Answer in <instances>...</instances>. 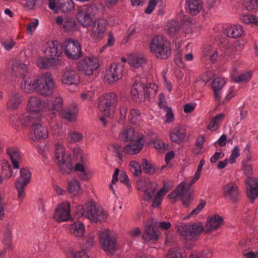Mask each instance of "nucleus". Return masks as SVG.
Listing matches in <instances>:
<instances>
[{
    "label": "nucleus",
    "mask_w": 258,
    "mask_h": 258,
    "mask_svg": "<svg viewBox=\"0 0 258 258\" xmlns=\"http://www.w3.org/2000/svg\"><path fill=\"white\" fill-rule=\"evenodd\" d=\"M38 93L41 95L49 96L52 94L54 89V82L49 73L38 77Z\"/></svg>",
    "instance_id": "obj_8"
},
{
    "label": "nucleus",
    "mask_w": 258,
    "mask_h": 258,
    "mask_svg": "<svg viewBox=\"0 0 258 258\" xmlns=\"http://www.w3.org/2000/svg\"><path fill=\"white\" fill-rule=\"evenodd\" d=\"M58 59L54 57H39L37 61L38 66L41 69H48L51 67L56 66Z\"/></svg>",
    "instance_id": "obj_39"
},
{
    "label": "nucleus",
    "mask_w": 258,
    "mask_h": 258,
    "mask_svg": "<svg viewBox=\"0 0 258 258\" xmlns=\"http://www.w3.org/2000/svg\"><path fill=\"white\" fill-rule=\"evenodd\" d=\"M54 157L59 170L63 174H69L73 168L71 155L65 152L64 147L57 143L55 145Z\"/></svg>",
    "instance_id": "obj_6"
},
{
    "label": "nucleus",
    "mask_w": 258,
    "mask_h": 258,
    "mask_svg": "<svg viewBox=\"0 0 258 258\" xmlns=\"http://www.w3.org/2000/svg\"><path fill=\"white\" fill-rule=\"evenodd\" d=\"M70 205L68 202L62 203L56 209L53 216L54 219L58 222L68 220L70 217Z\"/></svg>",
    "instance_id": "obj_18"
},
{
    "label": "nucleus",
    "mask_w": 258,
    "mask_h": 258,
    "mask_svg": "<svg viewBox=\"0 0 258 258\" xmlns=\"http://www.w3.org/2000/svg\"><path fill=\"white\" fill-rule=\"evenodd\" d=\"M122 69L121 64L113 63L106 71L104 77L109 83H113L121 78Z\"/></svg>",
    "instance_id": "obj_16"
},
{
    "label": "nucleus",
    "mask_w": 258,
    "mask_h": 258,
    "mask_svg": "<svg viewBox=\"0 0 258 258\" xmlns=\"http://www.w3.org/2000/svg\"><path fill=\"white\" fill-rule=\"evenodd\" d=\"M48 136L46 127L40 123L36 122L31 127L29 138L33 141L44 140L47 138Z\"/></svg>",
    "instance_id": "obj_15"
},
{
    "label": "nucleus",
    "mask_w": 258,
    "mask_h": 258,
    "mask_svg": "<svg viewBox=\"0 0 258 258\" xmlns=\"http://www.w3.org/2000/svg\"><path fill=\"white\" fill-rule=\"evenodd\" d=\"M68 190L69 192L76 196L79 194L81 191V188L80 184L78 180H73L69 182Z\"/></svg>",
    "instance_id": "obj_49"
},
{
    "label": "nucleus",
    "mask_w": 258,
    "mask_h": 258,
    "mask_svg": "<svg viewBox=\"0 0 258 258\" xmlns=\"http://www.w3.org/2000/svg\"><path fill=\"white\" fill-rule=\"evenodd\" d=\"M225 80L221 78H215L212 83V87L214 91L215 98L217 100L221 99V89L225 84Z\"/></svg>",
    "instance_id": "obj_33"
},
{
    "label": "nucleus",
    "mask_w": 258,
    "mask_h": 258,
    "mask_svg": "<svg viewBox=\"0 0 258 258\" xmlns=\"http://www.w3.org/2000/svg\"><path fill=\"white\" fill-rule=\"evenodd\" d=\"M86 161L80 156V161L77 163L74 168L75 171L79 172L78 175L82 180H88L90 178L91 172L86 167Z\"/></svg>",
    "instance_id": "obj_22"
},
{
    "label": "nucleus",
    "mask_w": 258,
    "mask_h": 258,
    "mask_svg": "<svg viewBox=\"0 0 258 258\" xmlns=\"http://www.w3.org/2000/svg\"><path fill=\"white\" fill-rule=\"evenodd\" d=\"M98 66V60L95 57H86L78 64L79 69L86 75H91Z\"/></svg>",
    "instance_id": "obj_14"
},
{
    "label": "nucleus",
    "mask_w": 258,
    "mask_h": 258,
    "mask_svg": "<svg viewBox=\"0 0 258 258\" xmlns=\"http://www.w3.org/2000/svg\"><path fill=\"white\" fill-rule=\"evenodd\" d=\"M181 249L178 247H173L170 249L165 258H184Z\"/></svg>",
    "instance_id": "obj_54"
},
{
    "label": "nucleus",
    "mask_w": 258,
    "mask_h": 258,
    "mask_svg": "<svg viewBox=\"0 0 258 258\" xmlns=\"http://www.w3.org/2000/svg\"><path fill=\"white\" fill-rule=\"evenodd\" d=\"M127 104H122L119 109V118L118 122L119 124H124V121L126 119V114L127 112Z\"/></svg>",
    "instance_id": "obj_59"
},
{
    "label": "nucleus",
    "mask_w": 258,
    "mask_h": 258,
    "mask_svg": "<svg viewBox=\"0 0 258 258\" xmlns=\"http://www.w3.org/2000/svg\"><path fill=\"white\" fill-rule=\"evenodd\" d=\"M21 102L22 96L20 93L15 92H11L9 94L7 108L11 110L16 109Z\"/></svg>",
    "instance_id": "obj_27"
},
{
    "label": "nucleus",
    "mask_w": 258,
    "mask_h": 258,
    "mask_svg": "<svg viewBox=\"0 0 258 258\" xmlns=\"http://www.w3.org/2000/svg\"><path fill=\"white\" fill-rule=\"evenodd\" d=\"M106 22L103 19L96 20L92 26V35L96 37L101 38L105 31Z\"/></svg>",
    "instance_id": "obj_25"
},
{
    "label": "nucleus",
    "mask_w": 258,
    "mask_h": 258,
    "mask_svg": "<svg viewBox=\"0 0 258 258\" xmlns=\"http://www.w3.org/2000/svg\"><path fill=\"white\" fill-rule=\"evenodd\" d=\"M225 116L224 114L220 113L216 115L210 121L208 129L212 131L217 130L220 126L222 123L223 119Z\"/></svg>",
    "instance_id": "obj_43"
},
{
    "label": "nucleus",
    "mask_w": 258,
    "mask_h": 258,
    "mask_svg": "<svg viewBox=\"0 0 258 258\" xmlns=\"http://www.w3.org/2000/svg\"><path fill=\"white\" fill-rule=\"evenodd\" d=\"M247 182V195L253 202L258 196V179L251 178L248 179Z\"/></svg>",
    "instance_id": "obj_26"
},
{
    "label": "nucleus",
    "mask_w": 258,
    "mask_h": 258,
    "mask_svg": "<svg viewBox=\"0 0 258 258\" xmlns=\"http://www.w3.org/2000/svg\"><path fill=\"white\" fill-rule=\"evenodd\" d=\"M186 134V129L184 126H176L170 131V139L172 142L179 144L184 139Z\"/></svg>",
    "instance_id": "obj_21"
},
{
    "label": "nucleus",
    "mask_w": 258,
    "mask_h": 258,
    "mask_svg": "<svg viewBox=\"0 0 258 258\" xmlns=\"http://www.w3.org/2000/svg\"><path fill=\"white\" fill-rule=\"evenodd\" d=\"M71 232L76 237H81L85 233L84 225L79 222H75L70 225Z\"/></svg>",
    "instance_id": "obj_42"
},
{
    "label": "nucleus",
    "mask_w": 258,
    "mask_h": 258,
    "mask_svg": "<svg viewBox=\"0 0 258 258\" xmlns=\"http://www.w3.org/2000/svg\"><path fill=\"white\" fill-rule=\"evenodd\" d=\"M56 22L57 24L61 25L66 31H70L73 30L76 26L75 21L71 18L58 17Z\"/></svg>",
    "instance_id": "obj_37"
},
{
    "label": "nucleus",
    "mask_w": 258,
    "mask_h": 258,
    "mask_svg": "<svg viewBox=\"0 0 258 258\" xmlns=\"http://www.w3.org/2000/svg\"><path fill=\"white\" fill-rule=\"evenodd\" d=\"M241 21L245 24L258 26V18L251 14L245 15L241 16Z\"/></svg>",
    "instance_id": "obj_51"
},
{
    "label": "nucleus",
    "mask_w": 258,
    "mask_h": 258,
    "mask_svg": "<svg viewBox=\"0 0 258 258\" xmlns=\"http://www.w3.org/2000/svg\"><path fill=\"white\" fill-rule=\"evenodd\" d=\"M80 81V77L76 71H67L63 75L62 83L67 85H76Z\"/></svg>",
    "instance_id": "obj_28"
},
{
    "label": "nucleus",
    "mask_w": 258,
    "mask_h": 258,
    "mask_svg": "<svg viewBox=\"0 0 258 258\" xmlns=\"http://www.w3.org/2000/svg\"><path fill=\"white\" fill-rule=\"evenodd\" d=\"M243 32V29L240 25H233L226 27L224 30V33L228 37L232 38L241 37Z\"/></svg>",
    "instance_id": "obj_32"
},
{
    "label": "nucleus",
    "mask_w": 258,
    "mask_h": 258,
    "mask_svg": "<svg viewBox=\"0 0 258 258\" xmlns=\"http://www.w3.org/2000/svg\"><path fill=\"white\" fill-rule=\"evenodd\" d=\"M68 258H92L84 250L74 252L72 251L67 255Z\"/></svg>",
    "instance_id": "obj_56"
},
{
    "label": "nucleus",
    "mask_w": 258,
    "mask_h": 258,
    "mask_svg": "<svg viewBox=\"0 0 258 258\" xmlns=\"http://www.w3.org/2000/svg\"><path fill=\"white\" fill-rule=\"evenodd\" d=\"M120 138L124 142H129V144L123 148V152L126 154H137L143 147V139L135 133L133 128L129 127L124 130L120 134Z\"/></svg>",
    "instance_id": "obj_1"
},
{
    "label": "nucleus",
    "mask_w": 258,
    "mask_h": 258,
    "mask_svg": "<svg viewBox=\"0 0 258 258\" xmlns=\"http://www.w3.org/2000/svg\"><path fill=\"white\" fill-rule=\"evenodd\" d=\"M99 241L100 245L104 251L112 252L114 250L116 237L110 230H106L100 233Z\"/></svg>",
    "instance_id": "obj_12"
},
{
    "label": "nucleus",
    "mask_w": 258,
    "mask_h": 258,
    "mask_svg": "<svg viewBox=\"0 0 258 258\" xmlns=\"http://www.w3.org/2000/svg\"><path fill=\"white\" fill-rule=\"evenodd\" d=\"M142 166L145 172L152 174L155 173V169L154 166L149 163L148 161L144 159L142 161Z\"/></svg>",
    "instance_id": "obj_57"
},
{
    "label": "nucleus",
    "mask_w": 258,
    "mask_h": 258,
    "mask_svg": "<svg viewBox=\"0 0 258 258\" xmlns=\"http://www.w3.org/2000/svg\"><path fill=\"white\" fill-rule=\"evenodd\" d=\"M7 153L11 159L14 168H19L22 158L18 150L13 147L9 148L7 150Z\"/></svg>",
    "instance_id": "obj_29"
},
{
    "label": "nucleus",
    "mask_w": 258,
    "mask_h": 258,
    "mask_svg": "<svg viewBox=\"0 0 258 258\" xmlns=\"http://www.w3.org/2000/svg\"><path fill=\"white\" fill-rule=\"evenodd\" d=\"M142 237L146 242L150 241H155L158 239L159 235L152 226L146 225Z\"/></svg>",
    "instance_id": "obj_34"
},
{
    "label": "nucleus",
    "mask_w": 258,
    "mask_h": 258,
    "mask_svg": "<svg viewBox=\"0 0 258 258\" xmlns=\"http://www.w3.org/2000/svg\"><path fill=\"white\" fill-rule=\"evenodd\" d=\"M224 197L232 202H236L239 197V192L236 184L233 182L229 183L224 187Z\"/></svg>",
    "instance_id": "obj_20"
},
{
    "label": "nucleus",
    "mask_w": 258,
    "mask_h": 258,
    "mask_svg": "<svg viewBox=\"0 0 258 258\" xmlns=\"http://www.w3.org/2000/svg\"><path fill=\"white\" fill-rule=\"evenodd\" d=\"M224 57L227 61H234V59L238 58L235 55V47L232 45L227 46L224 50Z\"/></svg>",
    "instance_id": "obj_44"
},
{
    "label": "nucleus",
    "mask_w": 258,
    "mask_h": 258,
    "mask_svg": "<svg viewBox=\"0 0 258 258\" xmlns=\"http://www.w3.org/2000/svg\"><path fill=\"white\" fill-rule=\"evenodd\" d=\"M117 102V98L116 94L109 93L104 95L100 100L98 104V108L101 112L105 116H101L100 118L103 126H106L107 121L105 116H111L116 108Z\"/></svg>",
    "instance_id": "obj_5"
},
{
    "label": "nucleus",
    "mask_w": 258,
    "mask_h": 258,
    "mask_svg": "<svg viewBox=\"0 0 258 258\" xmlns=\"http://www.w3.org/2000/svg\"><path fill=\"white\" fill-rule=\"evenodd\" d=\"M76 215L78 218L85 217L93 222L105 221L107 217L106 213L102 208H97L92 202H89L84 206H77Z\"/></svg>",
    "instance_id": "obj_2"
},
{
    "label": "nucleus",
    "mask_w": 258,
    "mask_h": 258,
    "mask_svg": "<svg viewBox=\"0 0 258 258\" xmlns=\"http://www.w3.org/2000/svg\"><path fill=\"white\" fill-rule=\"evenodd\" d=\"M181 26L176 21L172 20L168 24V34L171 36H174L180 30Z\"/></svg>",
    "instance_id": "obj_47"
},
{
    "label": "nucleus",
    "mask_w": 258,
    "mask_h": 258,
    "mask_svg": "<svg viewBox=\"0 0 258 258\" xmlns=\"http://www.w3.org/2000/svg\"><path fill=\"white\" fill-rule=\"evenodd\" d=\"M83 138V135L77 131H72L68 133V140L71 143L81 142Z\"/></svg>",
    "instance_id": "obj_48"
},
{
    "label": "nucleus",
    "mask_w": 258,
    "mask_h": 258,
    "mask_svg": "<svg viewBox=\"0 0 258 258\" xmlns=\"http://www.w3.org/2000/svg\"><path fill=\"white\" fill-rule=\"evenodd\" d=\"M206 203L204 202H201L200 204H199L195 209L192 210L191 212L190 213L189 216L190 217L195 216L197 215L201 210L204 208Z\"/></svg>",
    "instance_id": "obj_63"
},
{
    "label": "nucleus",
    "mask_w": 258,
    "mask_h": 258,
    "mask_svg": "<svg viewBox=\"0 0 258 258\" xmlns=\"http://www.w3.org/2000/svg\"><path fill=\"white\" fill-rule=\"evenodd\" d=\"M78 108L76 104L73 103L62 110L59 113L61 116L69 121H74L75 120Z\"/></svg>",
    "instance_id": "obj_30"
},
{
    "label": "nucleus",
    "mask_w": 258,
    "mask_h": 258,
    "mask_svg": "<svg viewBox=\"0 0 258 258\" xmlns=\"http://www.w3.org/2000/svg\"><path fill=\"white\" fill-rule=\"evenodd\" d=\"M239 156V149L238 147H234V149L232 150V153L230 156L229 159L228 160L229 162L231 164L234 163L236 159Z\"/></svg>",
    "instance_id": "obj_61"
},
{
    "label": "nucleus",
    "mask_w": 258,
    "mask_h": 258,
    "mask_svg": "<svg viewBox=\"0 0 258 258\" xmlns=\"http://www.w3.org/2000/svg\"><path fill=\"white\" fill-rule=\"evenodd\" d=\"M157 184L149 180H139L137 183V188L144 192L143 199L145 201H150L155 194Z\"/></svg>",
    "instance_id": "obj_13"
},
{
    "label": "nucleus",
    "mask_w": 258,
    "mask_h": 258,
    "mask_svg": "<svg viewBox=\"0 0 258 258\" xmlns=\"http://www.w3.org/2000/svg\"><path fill=\"white\" fill-rule=\"evenodd\" d=\"M38 77H24L22 83L21 88L26 92H32L36 91L38 92Z\"/></svg>",
    "instance_id": "obj_24"
},
{
    "label": "nucleus",
    "mask_w": 258,
    "mask_h": 258,
    "mask_svg": "<svg viewBox=\"0 0 258 258\" xmlns=\"http://www.w3.org/2000/svg\"><path fill=\"white\" fill-rule=\"evenodd\" d=\"M204 228L201 223H194L181 226L179 228L180 234L187 240H191L200 234Z\"/></svg>",
    "instance_id": "obj_11"
},
{
    "label": "nucleus",
    "mask_w": 258,
    "mask_h": 258,
    "mask_svg": "<svg viewBox=\"0 0 258 258\" xmlns=\"http://www.w3.org/2000/svg\"><path fill=\"white\" fill-rule=\"evenodd\" d=\"M58 7L63 13H67L74 8V3L72 0H58Z\"/></svg>",
    "instance_id": "obj_45"
},
{
    "label": "nucleus",
    "mask_w": 258,
    "mask_h": 258,
    "mask_svg": "<svg viewBox=\"0 0 258 258\" xmlns=\"http://www.w3.org/2000/svg\"><path fill=\"white\" fill-rule=\"evenodd\" d=\"M63 52L66 56L72 59L80 58L82 54L79 42L75 39H67L62 43Z\"/></svg>",
    "instance_id": "obj_9"
},
{
    "label": "nucleus",
    "mask_w": 258,
    "mask_h": 258,
    "mask_svg": "<svg viewBox=\"0 0 258 258\" xmlns=\"http://www.w3.org/2000/svg\"><path fill=\"white\" fill-rule=\"evenodd\" d=\"M92 7H84L81 9L77 14V19L79 23L84 27L89 26L92 22V18L89 12Z\"/></svg>",
    "instance_id": "obj_23"
},
{
    "label": "nucleus",
    "mask_w": 258,
    "mask_h": 258,
    "mask_svg": "<svg viewBox=\"0 0 258 258\" xmlns=\"http://www.w3.org/2000/svg\"><path fill=\"white\" fill-rule=\"evenodd\" d=\"M251 77V73L248 72L239 75L238 76H232L233 81L237 83H245L248 81Z\"/></svg>",
    "instance_id": "obj_53"
},
{
    "label": "nucleus",
    "mask_w": 258,
    "mask_h": 258,
    "mask_svg": "<svg viewBox=\"0 0 258 258\" xmlns=\"http://www.w3.org/2000/svg\"><path fill=\"white\" fill-rule=\"evenodd\" d=\"M63 105V100L61 97H57L48 102V108L52 114L60 113Z\"/></svg>",
    "instance_id": "obj_36"
},
{
    "label": "nucleus",
    "mask_w": 258,
    "mask_h": 258,
    "mask_svg": "<svg viewBox=\"0 0 258 258\" xmlns=\"http://www.w3.org/2000/svg\"><path fill=\"white\" fill-rule=\"evenodd\" d=\"M244 6L247 11L258 10V0H246Z\"/></svg>",
    "instance_id": "obj_58"
},
{
    "label": "nucleus",
    "mask_w": 258,
    "mask_h": 258,
    "mask_svg": "<svg viewBox=\"0 0 258 258\" xmlns=\"http://www.w3.org/2000/svg\"><path fill=\"white\" fill-rule=\"evenodd\" d=\"M128 119L131 123L137 124L141 120L140 113L137 110L134 108L132 109L128 116Z\"/></svg>",
    "instance_id": "obj_50"
},
{
    "label": "nucleus",
    "mask_w": 258,
    "mask_h": 258,
    "mask_svg": "<svg viewBox=\"0 0 258 258\" xmlns=\"http://www.w3.org/2000/svg\"><path fill=\"white\" fill-rule=\"evenodd\" d=\"M128 63L135 68H139L146 62V59L143 55L132 54L128 59Z\"/></svg>",
    "instance_id": "obj_38"
},
{
    "label": "nucleus",
    "mask_w": 258,
    "mask_h": 258,
    "mask_svg": "<svg viewBox=\"0 0 258 258\" xmlns=\"http://www.w3.org/2000/svg\"><path fill=\"white\" fill-rule=\"evenodd\" d=\"M38 24V21L37 19L29 23L27 26V32L32 34L36 29Z\"/></svg>",
    "instance_id": "obj_62"
},
{
    "label": "nucleus",
    "mask_w": 258,
    "mask_h": 258,
    "mask_svg": "<svg viewBox=\"0 0 258 258\" xmlns=\"http://www.w3.org/2000/svg\"><path fill=\"white\" fill-rule=\"evenodd\" d=\"M223 221L222 217L215 215L208 221L205 228V231L208 232L218 229L222 225Z\"/></svg>",
    "instance_id": "obj_31"
},
{
    "label": "nucleus",
    "mask_w": 258,
    "mask_h": 258,
    "mask_svg": "<svg viewBox=\"0 0 258 258\" xmlns=\"http://www.w3.org/2000/svg\"><path fill=\"white\" fill-rule=\"evenodd\" d=\"M129 167L130 170L134 175L139 176L141 175L142 173L141 167L138 162L135 161H131Z\"/></svg>",
    "instance_id": "obj_55"
},
{
    "label": "nucleus",
    "mask_w": 258,
    "mask_h": 258,
    "mask_svg": "<svg viewBox=\"0 0 258 258\" xmlns=\"http://www.w3.org/2000/svg\"><path fill=\"white\" fill-rule=\"evenodd\" d=\"M95 90H88L86 92L82 93L81 97L82 100H90L95 96Z\"/></svg>",
    "instance_id": "obj_64"
},
{
    "label": "nucleus",
    "mask_w": 258,
    "mask_h": 258,
    "mask_svg": "<svg viewBox=\"0 0 258 258\" xmlns=\"http://www.w3.org/2000/svg\"><path fill=\"white\" fill-rule=\"evenodd\" d=\"M185 185V182H182L179 184L174 191L168 195V197L172 199H175L177 197H180L183 205L188 207L192 201V189L191 188L186 187Z\"/></svg>",
    "instance_id": "obj_10"
},
{
    "label": "nucleus",
    "mask_w": 258,
    "mask_h": 258,
    "mask_svg": "<svg viewBox=\"0 0 258 258\" xmlns=\"http://www.w3.org/2000/svg\"><path fill=\"white\" fill-rule=\"evenodd\" d=\"M151 51L159 59H166L171 53L169 41L160 35L154 36L150 44Z\"/></svg>",
    "instance_id": "obj_4"
},
{
    "label": "nucleus",
    "mask_w": 258,
    "mask_h": 258,
    "mask_svg": "<svg viewBox=\"0 0 258 258\" xmlns=\"http://www.w3.org/2000/svg\"><path fill=\"white\" fill-rule=\"evenodd\" d=\"M13 72L16 75H18L19 74L20 76L23 77H25V74L27 72V67L26 64L20 60H15L13 63Z\"/></svg>",
    "instance_id": "obj_41"
},
{
    "label": "nucleus",
    "mask_w": 258,
    "mask_h": 258,
    "mask_svg": "<svg viewBox=\"0 0 258 258\" xmlns=\"http://www.w3.org/2000/svg\"><path fill=\"white\" fill-rule=\"evenodd\" d=\"M12 175L10 164L7 161H4L0 164V184L5 178H10Z\"/></svg>",
    "instance_id": "obj_40"
},
{
    "label": "nucleus",
    "mask_w": 258,
    "mask_h": 258,
    "mask_svg": "<svg viewBox=\"0 0 258 258\" xmlns=\"http://www.w3.org/2000/svg\"><path fill=\"white\" fill-rule=\"evenodd\" d=\"M31 172L26 168L20 170V175L15 182V187L18 192L19 201L22 202L25 196V187L31 180Z\"/></svg>",
    "instance_id": "obj_7"
},
{
    "label": "nucleus",
    "mask_w": 258,
    "mask_h": 258,
    "mask_svg": "<svg viewBox=\"0 0 258 258\" xmlns=\"http://www.w3.org/2000/svg\"><path fill=\"white\" fill-rule=\"evenodd\" d=\"M165 193L164 188H162L155 195L152 201V206L153 207L157 208L160 205Z\"/></svg>",
    "instance_id": "obj_52"
},
{
    "label": "nucleus",
    "mask_w": 258,
    "mask_h": 258,
    "mask_svg": "<svg viewBox=\"0 0 258 258\" xmlns=\"http://www.w3.org/2000/svg\"><path fill=\"white\" fill-rule=\"evenodd\" d=\"M161 0H150L148 7L145 10L146 14H151L154 10L157 4L160 2Z\"/></svg>",
    "instance_id": "obj_60"
},
{
    "label": "nucleus",
    "mask_w": 258,
    "mask_h": 258,
    "mask_svg": "<svg viewBox=\"0 0 258 258\" xmlns=\"http://www.w3.org/2000/svg\"><path fill=\"white\" fill-rule=\"evenodd\" d=\"M158 90V86L154 83H149L145 88L143 83L136 80L131 88V95L136 102H142L146 98L150 100L154 98Z\"/></svg>",
    "instance_id": "obj_3"
},
{
    "label": "nucleus",
    "mask_w": 258,
    "mask_h": 258,
    "mask_svg": "<svg viewBox=\"0 0 258 258\" xmlns=\"http://www.w3.org/2000/svg\"><path fill=\"white\" fill-rule=\"evenodd\" d=\"M45 106L44 102L40 97L32 96L30 97L27 108L29 112L37 113V118L40 116L39 112L42 111Z\"/></svg>",
    "instance_id": "obj_17"
},
{
    "label": "nucleus",
    "mask_w": 258,
    "mask_h": 258,
    "mask_svg": "<svg viewBox=\"0 0 258 258\" xmlns=\"http://www.w3.org/2000/svg\"><path fill=\"white\" fill-rule=\"evenodd\" d=\"M63 52L62 44H60L58 41H51L46 44L44 53L46 56L51 57H58Z\"/></svg>",
    "instance_id": "obj_19"
},
{
    "label": "nucleus",
    "mask_w": 258,
    "mask_h": 258,
    "mask_svg": "<svg viewBox=\"0 0 258 258\" xmlns=\"http://www.w3.org/2000/svg\"><path fill=\"white\" fill-rule=\"evenodd\" d=\"M19 119L21 124L24 126H28L30 124L33 125L35 123L33 114L30 112L21 115L19 117Z\"/></svg>",
    "instance_id": "obj_46"
},
{
    "label": "nucleus",
    "mask_w": 258,
    "mask_h": 258,
    "mask_svg": "<svg viewBox=\"0 0 258 258\" xmlns=\"http://www.w3.org/2000/svg\"><path fill=\"white\" fill-rule=\"evenodd\" d=\"M186 7L192 15H197L202 9V3L200 0H187Z\"/></svg>",
    "instance_id": "obj_35"
}]
</instances>
